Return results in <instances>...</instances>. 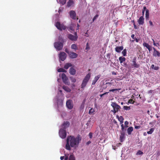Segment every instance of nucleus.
<instances>
[{"instance_id": "obj_55", "label": "nucleus", "mask_w": 160, "mask_h": 160, "mask_svg": "<svg viewBox=\"0 0 160 160\" xmlns=\"http://www.w3.org/2000/svg\"><path fill=\"white\" fill-rule=\"evenodd\" d=\"M112 75H116V73L114 72H112Z\"/></svg>"}, {"instance_id": "obj_45", "label": "nucleus", "mask_w": 160, "mask_h": 160, "mask_svg": "<svg viewBox=\"0 0 160 160\" xmlns=\"http://www.w3.org/2000/svg\"><path fill=\"white\" fill-rule=\"evenodd\" d=\"M71 81L72 82H76V79L75 78H72L71 79Z\"/></svg>"}, {"instance_id": "obj_60", "label": "nucleus", "mask_w": 160, "mask_h": 160, "mask_svg": "<svg viewBox=\"0 0 160 160\" xmlns=\"http://www.w3.org/2000/svg\"><path fill=\"white\" fill-rule=\"evenodd\" d=\"M65 160H67L68 159V156H66L65 158Z\"/></svg>"}, {"instance_id": "obj_52", "label": "nucleus", "mask_w": 160, "mask_h": 160, "mask_svg": "<svg viewBox=\"0 0 160 160\" xmlns=\"http://www.w3.org/2000/svg\"><path fill=\"white\" fill-rule=\"evenodd\" d=\"M134 36H135V35L134 34H132L131 36V37L133 39H134L135 38Z\"/></svg>"}, {"instance_id": "obj_19", "label": "nucleus", "mask_w": 160, "mask_h": 160, "mask_svg": "<svg viewBox=\"0 0 160 160\" xmlns=\"http://www.w3.org/2000/svg\"><path fill=\"white\" fill-rule=\"evenodd\" d=\"M117 117L118 118V121L120 122V124L122 123H123L124 118L122 116L119 117L118 116Z\"/></svg>"}, {"instance_id": "obj_33", "label": "nucleus", "mask_w": 160, "mask_h": 160, "mask_svg": "<svg viewBox=\"0 0 160 160\" xmlns=\"http://www.w3.org/2000/svg\"><path fill=\"white\" fill-rule=\"evenodd\" d=\"M123 48L122 46L120 47H117L115 48V50H122Z\"/></svg>"}, {"instance_id": "obj_36", "label": "nucleus", "mask_w": 160, "mask_h": 160, "mask_svg": "<svg viewBox=\"0 0 160 160\" xmlns=\"http://www.w3.org/2000/svg\"><path fill=\"white\" fill-rule=\"evenodd\" d=\"M154 128H152L150 129L149 131L147 132V133L148 134H151L154 131Z\"/></svg>"}, {"instance_id": "obj_25", "label": "nucleus", "mask_w": 160, "mask_h": 160, "mask_svg": "<svg viewBox=\"0 0 160 160\" xmlns=\"http://www.w3.org/2000/svg\"><path fill=\"white\" fill-rule=\"evenodd\" d=\"M72 66V64L71 63H67L65 64L64 66V68L67 69L70 67Z\"/></svg>"}, {"instance_id": "obj_34", "label": "nucleus", "mask_w": 160, "mask_h": 160, "mask_svg": "<svg viewBox=\"0 0 160 160\" xmlns=\"http://www.w3.org/2000/svg\"><path fill=\"white\" fill-rule=\"evenodd\" d=\"M58 0H57L58 1ZM66 2V0H59V2L62 5L64 4Z\"/></svg>"}, {"instance_id": "obj_15", "label": "nucleus", "mask_w": 160, "mask_h": 160, "mask_svg": "<svg viewBox=\"0 0 160 160\" xmlns=\"http://www.w3.org/2000/svg\"><path fill=\"white\" fill-rule=\"evenodd\" d=\"M101 77L100 75H98L96 76L94 78L93 80L92 81V85H94L96 82L98 80V79L99 78Z\"/></svg>"}, {"instance_id": "obj_50", "label": "nucleus", "mask_w": 160, "mask_h": 160, "mask_svg": "<svg viewBox=\"0 0 160 160\" xmlns=\"http://www.w3.org/2000/svg\"><path fill=\"white\" fill-rule=\"evenodd\" d=\"M133 26H134V28L135 29H137V27L136 25L135 24V22H134V23H133Z\"/></svg>"}, {"instance_id": "obj_29", "label": "nucleus", "mask_w": 160, "mask_h": 160, "mask_svg": "<svg viewBox=\"0 0 160 160\" xmlns=\"http://www.w3.org/2000/svg\"><path fill=\"white\" fill-rule=\"evenodd\" d=\"M95 110L94 109L92 108H91L89 112V114H91L92 115H93L94 114Z\"/></svg>"}, {"instance_id": "obj_6", "label": "nucleus", "mask_w": 160, "mask_h": 160, "mask_svg": "<svg viewBox=\"0 0 160 160\" xmlns=\"http://www.w3.org/2000/svg\"><path fill=\"white\" fill-rule=\"evenodd\" d=\"M74 35H73L72 34H69L68 35L67 37L69 39L72 41H76L77 40L78 38L76 32H75Z\"/></svg>"}, {"instance_id": "obj_58", "label": "nucleus", "mask_w": 160, "mask_h": 160, "mask_svg": "<svg viewBox=\"0 0 160 160\" xmlns=\"http://www.w3.org/2000/svg\"><path fill=\"white\" fill-rule=\"evenodd\" d=\"M109 92H106L104 93H103V95H107V94Z\"/></svg>"}, {"instance_id": "obj_13", "label": "nucleus", "mask_w": 160, "mask_h": 160, "mask_svg": "<svg viewBox=\"0 0 160 160\" xmlns=\"http://www.w3.org/2000/svg\"><path fill=\"white\" fill-rule=\"evenodd\" d=\"M62 78L64 83L66 84L68 82V79L65 73H62Z\"/></svg>"}, {"instance_id": "obj_56", "label": "nucleus", "mask_w": 160, "mask_h": 160, "mask_svg": "<svg viewBox=\"0 0 160 160\" xmlns=\"http://www.w3.org/2000/svg\"><path fill=\"white\" fill-rule=\"evenodd\" d=\"M64 156H61L60 157V159L61 160H62L64 158Z\"/></svg>"}, {"instance_id": "obj_57", "label": "nucleus", "mask_w": 160, "mask_h": 160, "mask_svg": "<svg viewBox=\"0 0 160 160\" xmlns=\"http://www.w3.org/2000/svg\"><path fill=\"white\" fill-rule=\"evenodd\" d=\"M70 29L72 31H73L74 30V29H73L72 28V27L71 26L70 27Z\"/></svg>"}, {"instance_id": "obj_23", "label": "nucleus", "mask_w": 160, "mask_h": 160, "mask_svg": "<svg viewBox=\"0 0 160 160\" xmlns=\"http://www.w3.org/2000/svg\"><path fill=\"white\" fill-rule=\"evenodd\" d=\"M133 131V128L132 127H130L128 128L127 129L128 133V135H130L131 132Z\"/></svg>"}, {"instance_id": "obj_47", "label": "nucleus", "mask_w": 160, "mask_h": 160, "mask_svg": "<svg viewBox=\"0 0 160 160\" xmlns=\"http://www.w3.org/2000/svg\"><path fill=\"white\" fill-rule=\"evenodd\" d=\"M121 124H122L121 125V127L122 130L123 131L124 128V127L123 124H122V123H121Z\"/></svg>"}, {"instance_id": "obj_24", "label": "nucleus", "mask_w": 160, "mask_h": 160, "mask_svg": "<svg viewBox=\"0 0 160 160\" xmlns=\"http://www.w3.org/2000/svg\"><path fill=\"white\" fill-rule=\"evenodd\" d=\"M143 45L144 47H146L148 49V50H150L151 46H150L148 44L144 42L143 43Z\"/></svg>"}, {"instance_id": "obj_38", "label": "nucleus", "mask_w": 160, "mask_h": 160, "mask_svg": "<svg viewBox=\"0 0 160 160\" xmlns=\"http://www.w3.org/2000/svg\"><path fill=\"white\" fill-rule=\"evenodd\" d=\"M134 102H135L134 101H133L132 99H130L129 100L128 102V103H129L133 104L134 103Z\"/></svg>"}, {"instance_id": "obj_32", "label": "nucleus", "mask_w": 160, "mask_h": 160, "mask_svg": "<svg viewBox=\"0 0 160 160\" xmlns=\"http://www.w3.org/2000/svg\"><path fill=\"white\" fill-rule=\"evenodd\" d=\"M58 72H66V71L62 68H60L58 69Z\"/></svg>"}, {"instance_id": "obj_21", "label": "nucleus", "mask_w": 160, "mask_h": 160, "mask_svg": "<svg viewBox=\"0 0 160 160\" xmlns=\"http://www.w3.org/2000/svg\"><path fill=\"white\" fill-rule=\"evenodd\" d=\"M119 60L120 61V63L122 64L123 62L125 61L126 58L124 57H120L119 58Z\"/></svg>"}, {"instance_id": "obj_1", "label": "nucleus", "mask_w": 160, "mask_h": 160, "mask_svg": "<svg viewBox=\"0 0 160 160\" xmlns=\"http://www.w3.org/2000/svg\"><path fill=\"white\" fill-rule=\"evenodd\" d=\"M81 137L78 135L75 138L74 136H68L67 138V142L65 148L68 150H71L70 146L72 148H76L78 146L81 140Z\"/></svg>"}, {"instance_id": "obj_12", "label": "nucleus", "mask_w": 160, "mask_h": 160, "mask_svg": "<svg viewBox=\"0 0 160 160\" xmlns=\"http://www.w3.org/2000/svg\"><path fill=\"white\" fill-rule=\"evenodd\" d=\"M69 14L70 17L73 19H77V20L78 19V17H76V14L75 12L74 11H71L69 12Z\"/></svg>"}, {"instance_id": "obj_26", "label": "nucleus", "mask_w": 160, "mask_h": 160, "mask_svg": "<svg viewBox=\"0 0 160 160\" xmlns=\"http://www.w3.org/2000/svg\"><path fill=\"white\" fill-rule=\"evenodd\" d=\"M145 18L146 20L148 19L149 18V10L147 9L145 13Z\"/></svg>"}, {"instance_id": "obj_41", "label": "nucleus", "mask_w": 160, "mask_h": 160, "mask_svg": "<svg viewBox=\"0 0 160 160\" xmlns=\"http://www.w3.org/2000/svg\"><path fill=\"white\" fill-rule=\"evenodd\" d=\"M98 17V14H97L94 17V18H93V19L92 20L94 22V20H95Z\"/></svg>"}, {"instance_id": "obj_11", "label": "nucleus", "mask_w": 160, "mask_h": 160, "mask_svg": "<svg viewBox=\"0 0 160 160\" xmlns=\"http://www.w3.org/2000/svg\"><path fill=\"white\" fill-rule=\"evenodd\" d=\"M66 52L69 54L70 57L72 58H77L78 54L74 52H70V51H65Z\"/></svg>"}, {"instance_id": "obj_7", "label": "nucleus", "mask_w": 160, "mask_h": 160, "mask_svg": "<svg viewBox=\"0 0 160 160\" xmlns=\"http://www.w3.org/2000/svg\"><path fill=\"white\" fill-rule=\"evenodd\" d=\"M59 134L61 138L63 139L65 138L66 137L67 135L66 130L61 129L59 131Z\"/></svg>"}, {"instance_id": "obj_35", "label": "nucleus", "mask_w": 160, "mask_h": 160, "mask_svg": "<svg viewBox=\"0 0 160 160\" xmlns=\"http://www.w3.org/2000/svg\"><path fill=\"white\" fill-rule=\"evenodd\" d=\"M123 108L124 110H129L131 109L130 107V106H124Z\"/></svg>"}, {"instance_id": "obj_53", "label": "nucleus", "mask_w": 160, "mask_h": 160, "mask_svg": "<svg viewBox=\"0 0 160 160\" xmlns=\"http://www.w3.org/2000/svg\"><path fill=\"white\" fill-rule=\"evenodd\" d=\"M147 8H146V7L145 6L143 8V9H142V10H144V11L146 10H147Z\"/></svg>"}, {"instance_id": "obj_2", "label": "nucleus", "mask_w": 160, "mask_h": 160, "mask_svg": "<svg viewBox=\"0 0 160 160\" xmlns=\"http://www.w3.org/2000/svg\"><path fill=\"white\" fill-rule=\"evenodd\" d=\"M91 77V74L88 73L85 76L82 81V83L81 85V88H84L87 85L88 82L89 80Z\"/></svg>"}, {"instance_id": "obj_51", "label": "nucleus", "mask_w": 160, "mask_h": 160, "mask_svg": "<svg viewBox=\"0 0 160 160\" xmlns=\"http://www.w3.org/2000/svg\"><path fill=\"white\" fill-rule=\"evenodd\" d=\"M149 22L151 26H153V24L152 22L151 21H150Z\"/></svg>"}, {"instance_id": "obj_49", "label": "nucleus", "mask_w": 160, "mask_h": 160, "mask_svg": "<svg viewBox=\"0 0 160 160\" xmlns=\"http://www.w3.org/2000/svg\"><path fill=\"white\" fill-rule=\"evenodd\" d=\"M89 138H92V133L90 132V133H89Z\"/></svg>"}, {"instance_id": "obj_39", "label": "nucleus", "mask_w": 160, "mask_h": 160, "mask_svg": "<svg viewBox=\"0 0 160 160\" xmlns=\"http://www.w3.org/2000/svg\"><path fill=\"white\" fill-rule=\"evenodd\" d=\"M143 154V152L140 150H139L137 153V155H142Z\"/></svg>"}, {"instance_id": "obj_10", "label": "nucleus", "mask_w": 160, "mask_h": 160, "mask_svg": "<svg viewBox=\"0 0 160 160\" xmlns=\"http://www.w3.org/2000/svg\"><path fill=\"white\" fill-rule=\"evenodd\" d=\"M66 105L68 108L70 109H72L73 108V104L72 100H68L66 102Z\"/></svg>"}, {"instance_id": "obj_44", "label": "nucleus", "mask_w": 160, "mask_h": 160, "mask_svg": "<svg viewBox=\"0 0 160 160\" xmlns=\"http://www.w3.org/2000/svg\"><path fill=\"white\" fill-rule=\"evenodd\" d=\"M90 47L89 45L88 44V43H87L86 45V49L88 50L89 49Z\"/></svg>"}, {"instance_id": "obj_9", "label": "nucleus", "mask_w": 160, "mask_h": 160, "mask_svg": "<svg viewBox=\"0 0 160 160\" xmlns=\"http://www.w3.org/2000/svg\"><path fill=\"white\" fill-rule=\"evenodd\" d=\"M67 54L64 52H61L59 55V59L60 60L64 61L66 58Z\"/></svg>"}, {"instance_id": "obj_31", "label": "nucleus", "mask_w": 160, "mask_h": 160, "mask_svg": "<svg viewBox=\"0 0 160 160\" xmlns=\"http://www.w3.org/2000/svg\"><path fill=\"white\" fill-rule=\"evenodd\" d=\"M106 88H110L112 85V83L111 82H106Z\"/></svg>"}, {"instance_id": "obj_48", "label": "nucleus", "mask_w": 160, "mask_h": 160, "mask_svg": "<svg viewBox=\"0 0 160 160\" xmlns=\"http://www.w3.org/2000/svg\"><path fill=\"white\" fill-rule=\"evenodd\" d=\"M121 65H122V66H124V67H127V64L126 63H123V64H121Z\"/></svg>"}, {"instance_id": "obj_63", "label": "nucleus", "mask_w": 160, "mask_h": 160, "mask_svg": "<svg viewBox=\"0 0 160 160\" xmlns=\"http://www.w3.org/2000/svg\"><path fill=\"white\" fill-rule=\"evenodd\" d=\"M60 102L61 103V104L62 105V101L61 100L60 101Z\"/></svg>"}, {"instance_id": "obj_54", "label": "nucleus", "mask_w": 160, "mask_h": 160, "mask_svg": "<svg viewBox=\"0 0 160 160\" xmlns=\"http://www.w3.org/2000/svg\"><path fill=\"white\" fill-rule=\"evenodd\" d=\"M124 123H125V124L126 125H128V121H126Z\"/></svg>"}, {"instance_id": "obj_17", "label": "nucleus", "mask_w": 160, "mask_h": 160, "mask_svg": "<svg viewBox=\"0 0 160 160\" xmlns=\"http://www.w3.org/2000/svg\"><path fill=\"white\" fill-rule=\"evenodd\" d=\"M76 70L73 68L71 67L69 69V73L70 74L74 75L76 73Z\"/></svg>"}, {"instance_id": "obj_3", "label": "nucleus", "mask_w": 160, "mask_h": 160, "mask_svg": "<svg viewBox=\"0 0 160 160\" xmlns=\"http://www.w3.org/2000/svg\"><path fill=\"white\" fill-rule=\"evenodd\" d=\"M111 106L113 109V110H112V111L114 114L118 112L121 108L120 106L115 102H112Z\"/></svg>"}, {"instance_id": "obj_30", "label": "nucleus", "mask_w": 160, "mask_h": 160, "mask_svg": "<svg viewBox=\"0 0 160 160\" xmlns=\"http://www.w3.org/2000/svg\"><path fill=\"white\" fill-rule=\"evenodd\" d=\"M69 160H75L74 156L73 154H71L69 157Z\"/></svg>"}, {"instance_id": "obj_43", "label": "nucleus", "mask_w": 160, "mask_h": 160, "mask_svg": "<svg viewBox=\"0 0 160 160\" xmlns=\"http://www.w3.org/2000/svg\"><path fill=\"white\" fill-rule=\"evenodd\" d=\"M126 51H122V53L123 54V56H125L126 55Z\"/></svg>"}, {"instance_id": "obj_40", "label": "nucleus", "mask_w": 160, "mask_h": 160, "mask_svg": "<svg viewBox=\"0 0 160 160\" xmlns=\"http://www.w3.org/2000/svg\"><path fill=\"white\" fill-rule=\"evenodd\" d=\"M121 89L120 88L118 89H110L109 90V92H114L115 91H118Z\"/></svg>"}, {"instance_id": "obj_4", "label": "nucleus", "mask_w": 160, "mask_h": 160, "mask_svg": "<svg viewBox=\"0 0 160 160\" xmlns=\"http://www.w3.org/2000/svg\"><path fill=\"white\" fill-rule=\"evenodd\" d=\"M54 46L57 50H61L62 48L63 45L62 42H57L54 43Z\"/></svg>"}, {"instance_id": "obj_61", "label": "nucleus", "mask_w": 160, "mask_h": 160, "mask_svg": "<svg viewBox=\"0 0 160 160\" xmlns=\"http://www.w3.org/2000/svg\"><path fill=\"white\" fill-rule=\"evenodd\" d=\"M135 38V40L136 42H138V39L137 38Z\"/></svg>"}, {"instance_id": "obj_37", "label": "nucleus", "mask_w": 160, "mask_h": 160, "mask_svg": "<svg viewBox=\"0 0 160 160\" xmlns=\"http://www.w3.org/2000/svg\"><path fill=\"white\" fill-rule=\"evenodd\" d=\"M71 48L72 49L76 50L77 49V45L75 44H73L72 45Z\"/></svg>"}, {"instance_id": "obj_28", "label": "nucleus", "mask_w": 160, "mask_h": 160, "mask_svg": "<svg viewBox=\"0 0 160 160\" xmlns=\"http://www.w3.org/2000/svg\"><path fill=\"white\" fill-rule=\"evenodd\" d=\"M151 68L153 69L154 70H157L159 69L158 66H155L154 64H152L151 66Z\"/></svg>"}, {"instance_id": "obj_5", "label": "nucleus", "mask_w": 160, "mask_h": 160, "mask_svg": "<svg viewBox=\"0 0 160 160\" xmlns=\"http://www.w3.org/2000/svg\"><path fill=\"white\" fill-rule=\"evenodd\" d=\"M55 26L57 28L60 30H65L66 29V27L63 24H61L59 22H57L55 23Z\"/></svg>"}, {"instance_id": "obj_46", "label": "nucleus", "mask_w": 160, "mask_h": 160, "mask_svg": "<svg viewBox=\"0 0 160 160\" xmlns=\"http://www.w3.org/2000/svg\"><path fill=\"white\" fill-rule=\"evenodd\" d=\"M141 127L140 126H135V128L136 129H139Z\"/></svg>"}, {"instance_id": "obj_64", "label": "nucleus", "mask_w": 160, "mask_h": 160, "mask_svg": "<svg viewBox=\"0 0 160 160\" xmlns=\"http://www.w3.org/2000/svg\"><path fill=\"white\" fill-rule=\"evenodd\" d=\"M147 135V134H146V133L145 132L144 133V136H146Z\"/></svg>"}, {"instance_id": "obj_59", "label": "nucleus", "mask_w": 160, "mask_h": 160, "mask_svg": "<svg viewBox=\"0 0 160 160\" xmlns=\"http://www.w3.org/2000/svg\"><path fill=\"white\" fill-rule=\"evenodd\" d=\"M145 11H144V10H142V16H143L144 15Z\"/></svg>"}, {"instance_id": "obj_27", "label": "nucleus", "mask_w": 160, "mask_h": 160, "mask_svg": "<svg viewBox=\"0 0 160 160\" xmlns=\"http://www.w3.org/2000/svg\"><path fill=\"white\" fill-rule=\"evenodd\" d=\"M74 3L73 1L72 0H69L67 3V6L68 7L71 6Z\"/></svg>"}, {"instance_id": "obj_42", "label": "nucleus", "mask_w": 160, "mask_h": 160, "mask_svg": "<svg viewBox=\"0 0 160 160\" xmlns=\"http://www.w3.org/2000/svg\"><path fill=\"white\" fill-rule=\"evenodd\" d=\"M156 121L155 120H154V121H153L152 122H150L149 123V124L150 125H151L152 126L154 124V123H155L156 122Z\"/></svg>"}, {"instance_id": "obj_14", "label": "nucleus", "mask_w": 160, "mask_h": 160, "mask_svg": "<svg viewBox=\"0 0 160 160\" xmlns=\"http://www.w3.org/2000/svg\"><path fill=\"white\" fill-rule=\"evenodd\" d=\"M70 125V122L68 121L64 122L62 125V129L65 130Z\"/></svg>"}, {"instance_id": "obj_8", "label": "nucleus", "mask_w": 160, "mask_h": 160, "mask_svg": "<svg viewBox=\"0 0 160 160\" xmlns=\"http://www.w3.org/2000/svg\"><path fill=\"white\" fill-rule=\"evenodd\" d=\"M137 61V58L136 57H134L132 59V66L133 67L135 68H138L139 67L140 65L139 64H138L136 62Z\"/></svg>"}, {"instance_id": "obj_18", "label": "nucleus", "mask_w": 160, "mask_h": 160, "mask_svg": "<svg viewBox=\"0 0 160 160\" xmlns=\"http://www.w3.org/2000/svg\"><path fill=\"white\" fill-rule=\"evenodd\" d=\"M125 138V133L124 132L121 133L120 135V138L121 142H122Z\"/></svg>"}, {"instance_id": "obj_16", "label": "nucleus", "mask_w": 160, "mask_h": 160, "mask_svg": "<svg viewBox=\"0 0 160 160\" xmlns=\"http://www.w3.org/2000/svg\"><path fill=\"white\" fill-rule=\"evenodd\" d=\"M144 18L143 16L140 17L138 21V22L139 25H142L144 22Z\"/></svg>"}, {"instance_id": "obj_20", "label": "nucleus", "mask_w": 160, "mask_h": 160, "mask_svg": "<svg viewBox=\"0 0 160 160\" xmlns=\"http://www.w3.org/2000/svg\"><path fill=\"white\" fill-rule=\"evenodd\" d=\"M62 88L65 91L68 92H70L71 91V89L67 86H63Z\"/></svg>"}, {"instance_id": "obj_22", "label": "nucleus", "mask_w": 160, "mask_h": 160, "mask_svg": "<svg viewBox=\"0 0 160 160\" xmlns=\"http://www.w3.org/2000/svg\"><path fill=\"white\" fill-rule=\"evenodd\" d=\"M153 55L155 57H159L160 56V53L158 51H154Z\"/></svg>"}, {"instance_id": "obj_62", "label": "nucleus", "mask_w": 160, "mask_h": 160, "mask_svg": "<svg viewBox=\"0 0 160 160\" xmlns=\"http://www.w3.org/2000/svg\"><path fill=\"white\" fill-rule=\"evenodd\" d=\"M103 96V94H101L100 95V96L101 97H102Z\"/></svg>"}]
</instances>
